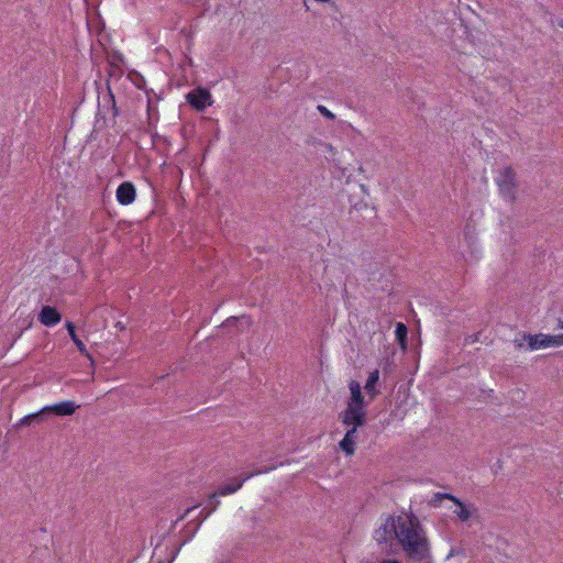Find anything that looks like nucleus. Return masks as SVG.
I'll use <instances>...</instances> for the list:
<instances>
[{"mask_svg": "<svg viewBox=\"0 0 563 563\" xmlns=\"http://www.w3.org/2000/svg\"><path fill=\"white\" fill-rule=\"evenodd\" d=\"M515 342H516V344H517V346H518V347H521V346H522V343H518V341H517V340H516Z\"/></svg>", "mask_w": 563, "mask_h": 563, "instance_id": "24", "label": "nucleus"}, {"mask_svg": "<svg viewBox=\"0 0 563 563\" xmlns=\"http://www.w3.org/2000/svg\"><path fill=\"white\" fill-rule=\"evenodd\" d=\"M420 563H432V558L428 559L426 562H420Z\"/></svg>", "mask_w": 563, "mask_h": 563, "instance_id": "23", "label": "nucleus"}, {"mask_svg": "<svg viewBox=\"0 0 563 563\" xmlns=\"http://www.w3.org/2000/svg\"><path fill=\"white\" fill-rule=\"evenodd\" d=\"M236 321H238V319H235V318L228 319V320H227V324H225V325H228V327H229L231 323L236 322Z\"/></svg>", "mask_w": 563, "mask_h": 563, "instance_id": "22", "label": "nucleus"}, {"mask_svg": "<svg viewBox=\"0 0 563 563\" xmlns=\"http://www.w3.org/2000/svg\"><path fill=\"white\" fill-rule=\"evenodd\" d=\"M378 379H379L378 369L371 372L367 377L364 388L371 399H374L378 395V390L376 389V384H377Z\"/></svg>", "mask_w": 563, "mask_h": 563, "instance_id": "14", "label": "nucleus"}, {"mask_svg": "<svg viewBox=\"0 0 563 563\" xmlns=\"http://www.w3.org/2000/svg\"><path fill=\"white\" fill-rule=\"evenodd\" d=\"M523 339L528 342L530 350H539L549 346H560L563 344V334L560 335H550L539 333L536 335L532 334H523Z\"/></svg>", "mask_w": 563, "mask_h": 563, "instance_id": "4", "label": "nucleus"}, {"mask_svg": "<svg viewBox=\"0 0 563 563\" xmlns=\"http://www.w3.org/2000/svg\"><path fill=\"white\" fill-rule=\"evenodd\" d=\"M196 508V506L194 507H190V508H187L184 516H181L180 518L183 519L185 516H187L191 510H194Z\"/></svg>", "mask_w": 563, "mask_h": 563, "instance_id": "21", "label": "nucleus"}, {"mask_svg": "<svg viewBox=\"0 0 563 563\" xmlns=\"http://www.w3.org/2000/svg\"><path fill=\"white\" fill-rule=\"evenodd\" d=\"M379 563H401V562L396 559H384Z\"/></svg>", "mask_w": 563, "mask_h": 563, "instance_id": "20", "label": "nucleus"}, {"mask_svg": "<svg viewBox=\"0 0 563 563\" xmlns=\"http://www.w3.org/2000/svg\"><path fill=\"white\" fill-rule=\"evenodd\" d=\"M62 320V314L55 307L44 306L38 314V321L46 327H54Z\"/></svg>", "mask_w": 563, "mask_h": 563, "instance_id": "10", "label": "nucleus"}, {"mask_svg": "<svg viewBox=\"0 0 563 563\" xmlns=\"http://www.w3.org/2000/svg\"><path fill=\"white\" fill-rule=\"evenodd\" d=\"M78 407L79 406L76 405L74 401L66 400V401H62L58 404L45 406L43 408H44L46 416L53 413V415L63 417V416H71L73 413H75V411Z\"/></svg>", "mask_w": 563, "mask_h": 563, "instance_id": "9", "label": "nucleus"}, {"mask_svg": "<svg viewBox=\"0 0 563 563\" xmlns=\"http://www.w3.org/2000/svg\"><path fill=\"white\" fill-rule=\"evenodd\" d=\"M454 498H455V497H454L453 495H451V494L437 493V494H434V497H433V499L431 500V504H432L433 506H435V507H437V506H439V505H440V503H441V500H442V499H450V500H454Z\"/></svg>", "mask_w": 563, "mask_h": 563, "instance_id": "18", "label": "nucleus"}, {"mask_svg": "<svg viewBox=\"0 0 563 563\" xmlns=\"http://www.w3.org/2000/svg\"><path fill=\"white\" fill-rule=\"evenodd\" d=\"M220 504V501L217 499V494H212L210 496V499H209V506H210V509L207 511L206 509H202L200 511V516H201V519H200V523L207 519L218 507V505Z\"/></svg>", "mask_w": 563, "mask_h": 563, "instance_id": "17", "label": "nucleus"}, {"mask_svg": "<svg viewBox=\"0 0 563 563\" xmlns=\"http://www.w3.org/2000/svg\"><path fill=\"white\" fill-rule=\"evenodd\" d=\"M351 397L347 401L346 408L340 413V419L345 427L350 423L365 424L366 423V405L362 388L358 382L351 380L349 384Z\"/></svg>", "mask_w": 563, "mask_h": 563, "instance_id": "2", "label": "nucleus"}, {"mask_svg": "<svg viewBox=\"0 0 563 563\" xmlns=\"http://www.w3.org/2000/svg\"><path fill=\"white\" fill-rule=\"evenodd\" d=\"M117 199L121 205H130L135 200L136 191L133 184L122 183L117 189Z\"/></svg>", "mask_w": 563, "mask_h": 563, "instance_id": "11", "label": "nucleus"}, {"mask_svg": "<svg viewBox=\"0 0 563 563\" xmlns=\"http://www.w3.org/2000/svg\"><path fill=\"white\" fill-rule=\"evenodd\" d=\"M46 418L44 408L38 410L37 412L30 413L21 418L14 426V429H20L24 426H30L31 423H37L44 421Z\"/></svg>", "mask_w": 563, "mask_h": 563, "instance_id": "13", "label": "nucleus"}, {"mask_svg": "<svg viewBox=\"0 0 563 563\" xmlns=\"http://www.w3.org/2000/svg\"><path fill=\"white\" fill-rule=\"evenodd\" d=\"M275 467H276V465H272V466H268L265 468L255 470L251 473H247L241 479L233 482V483H228V484H224L223 486H221L218 490V494L221 496L233 494V493L238 492L243 486L244 482L247 481L249 478L253 477L254 475L267 473V472L274 470Z\"/></svg>", "mask_w": 563, "mask_h": 563, "instance_id": "7", "label": "nucleus"}, {"mask_svg": "<svg viewBox=\"0 0 563 563\" xmlns=\"http://www.w3.org/2000/svg\"><path fill=\"white\" fill-rule=\"evenodd\" d=\"M398 526V517L395 519L389 517L374 531V540L378 544L387 543L393 538L396 539V531Z\"/></svg>", "mask_w": 563, "mask_h": 563, "instance_id": "5", "label": "nucleus"}, {"mask_svg": "<svg viewBox=\"0 0 563 563\" xmlns=\"http://www.w3.org/2000/svg\"><path fill=\"white\" fill-rule=\"evenodd\" d=\"M67 331H68V334L71 339V341L74 342V344L76 345V347L78 349V351L80 352L81 355H84L85 357L87 358H91V355L89 354L86 345L84 344V342L78 338L77 333H76V328H75V324L70 321H67L66 324H65Z\"/></svg>", "mask_w": 563, "mask_h": 563, "instance_id": "12", "label": "nucleus"}, {"mask_svg": "<svg viewBox=\"0 0 563 563\" xmlns=\"http://www.w3.org/2000/svg\"><path fill=\"white\" fill-rule=\"evenodd\" d=\"M396 540L410 561L426 562L432 558L426 531L415 516L398 517Z\"/></svg>", "mask_w": 563, "mask_h": 563, "instance_id": "1", "label": "nucleus"}, {"mask_svg": "<svg viewBox=\"0 0 563 563\" xmlns=\"http://www.w3.org/2000/svg\"><path fill=\"white\" fill-rule=\"evenodd\" d=\"M241 320H244V321H245V323H249V320H247L245 317H242V319H241Z\"/></svg>", "mask_w": 563, "mask_h": 563, "instance_id": "25", "label": "nucleus"}, {"mask_svg": "<svg viewBox=\"0 0 563 563\" xmlns=\"http://www.w3.org/2000/svg\"><path fill=\"white\" fill-rule=\"evenodd\" d=\"M457 505V509L454 511L461 521H467L471 517V511L466 506L456 497L453 500Z\"/></svg>", "mask_w": 563, "mask_h": 563, "instance_id": "16", "label": "nucleus"}, {"mask_svg": "<svg viewBox=\"0 0 563 563\" xmlns=\"http://www.w3.org/2000/svg\"><path fill=\"white\" fill-rule=\"evenodd\" d=\"M364 424L350 423L344 438L340 441L339 446L346 455H353L357 440V428Z\"/></svg>", "mask_w": 563, "mask_h": 563, "instance_id": "8", "label": "nucleus"}, {"mask_svg": "<svg viewBox=\"0 0 563 563\" xmlns=\"http://www.w3.org/2000/svg\"><path fill=\"white\" fill-rule=\"evenodd\" d=\"M317 110L328 120H334L335 115L327 107L319 104Z\"/></svg>", "mask_w": 563, "mask_h": 563, "instance_id": "19", "label": "nucleus"}, {"mask_svg": "<svg viewBox=\"0 0 563 563\" xmlns=\"http://www.w3.org/2000/svg\"><path fill=\"white\" fill-rule=\"evenodd\" d=\"M187 102L197 111H203L211 104V93L209 90L198 88L186 95Z\"/></svg>", "mask_w": 563, "mask_h": 563, "instance_id": "6", "label": "nucleus"}, {"mask_svg": "<svg viewBox=\"0 0 563 563\" xmlns=\"http://www.w3.org/2000/svg\"><path fill=\"white\" fill-rule=\"evenodd\" d=\"M499 192L507 201H515L517 194V177L511 167H505L496 178Z\"/></svg>", "mask_w": 563, "mask_h": 563, "instance_id": "3", "label": "nucleus"}, {"mask_svg": "<svg viewBox=\"0 0 563 563\" xmlns=\"http://www.w3.org/2000/svg\"><path fill=\"white\" fill-rule=\"evenodd\" d=\"M395 335L398 343L405 349L407 342V327L402 322L396 324Z\"/></svg>", "mask_w": 563, "mask_h": 563, "instance_id": "15", "label": "nucleus"}]
</instances>
